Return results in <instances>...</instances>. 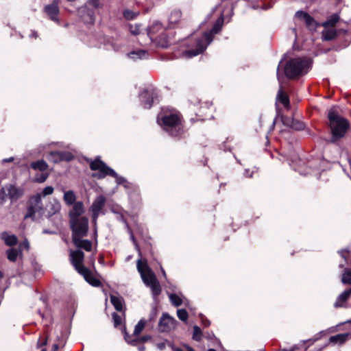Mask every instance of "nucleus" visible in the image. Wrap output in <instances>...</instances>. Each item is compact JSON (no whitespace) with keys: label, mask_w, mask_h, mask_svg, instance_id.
I'll use <instances>...</instances> for the list:
<instances>
[{"label":"nucleus","mask_w":351,"mask_h":351,"mask_svg":"<svg viewBox=\"0 0 351 351\" xmlns=\"http://www.w3.org/2000/svg\"><path fill=\"white\" fill-rule=\"evenodd\" d=\"M328 118L332 132L330 141L335 143L345 136L349 128V123L345 118L339 114L335 107L329 110Z\"/></svg>","instance_id":"nucleus-1"},{"label":"nucleus","mask_w":351,"mask_h":351,"mask_svg":"<svg viewBox=\"0 0 351 351\" xmlns=\"http://www.w3.org/2000/svg\"><path fill=\"white\" fill-rule=\"evenodd\" d=\"M138 271L141 274V277L143 282L150 287L153 296L156 298L161 293V287L157 280L154 273L149 268L145 260L141 258L137 261L136 264Z\"/></svg>","instance_id":"nucleus-2"},{"label":"nucleus","mask_w":351,"mask_h":351,"mask_svg":"<svg viewBox=\"0 0 351 351\" xmlns=\"http://www.w3.org/2000/svg\"><path fill=\"white\" fill-rule=\"evenodd\" d=\"M223 17L222 16L219 18L216 23H215L212 30L208 32H205L203 36L196 41V48L195 49H190L184 52V56L186 58H192L193 56H197L198 54L202 53L207 47V46L211 43L213 40V35L217 34L220 30L222 23H223Z\"/></svg>","instance_id":"nucleus-3"},{"label":"nucleus","mask_w":351,"mask_h":351,"mask_svg":"<svg viewBox=\"0 0 351 351\" xmlns=\"http://www.w3.org/2000/svg\"><path fill=\"white\" fill-rule=\"evenodd\" d=\"M311 61L307 58H297L291 60L285 67V73L289 78L306 74L310 68Z\"/></svg>","instance_id":"nucleus-4"},{"label":"nucleus","mask_w":351,"mask_h":351,"mask_svg":"<svg viewBox=\"0 0 351 351\" xmlns=\"http://www.w3.org/2000/svg\"><path fill=\"white\" fill-rule=\"evenodd\" d=\"M157 122L164 130L173 136H178L182 130L180 117L176 114L171 113L167 115L160 114Z\"/></svg>","instance_id":"nucleus-5"},{"label":"nucleus","mask_w":351,"mask_h":351,"mask_svg":"<svg viewBox=\"0 0 351 351\" xmlns=\"http://www.w3.org/2000/svg\"><path fill=\"white\" fill-rule=\"evenodd\" d=\"M90 167L92 170L99 171L98 175H94L97 176L99 178H104L107 175H110L116 178L118 184H123L125 180L123 177L118 176L117 173L111 168L108 167L105 163L100 160H95L91 162Z\"/></svg>","instance_id":"nucleus-6"},{"label":"nucleus","mask_w":351,"mask_h":351,"mask_svg":"<svg viewBox=\"0 0 351 351\" xmlns=\"http://www.w3.org/2000/svg\"><path fill=\"white\" fill-rule=\"evenodd\" d=\"M72 230V239L86 236L88 230V220L86 217L70 219Z\"/></svg>","instance_id":"nucleus-7"},{"label":"nucleus","mask_w":351,"mask_h":351,"mask_svg":"<svg viewBox=\"0 0 351 351\" xmlns=\"http://www.w3.org/2000/svg\"><path fill=\"white\" fill-rule=\"evenodd\" d=\"M30 205L27 208V212L25 218H31L33 220L40 217L43 213V205L40 193L33 196L30 200Z\"/></svg>","instance_id":"nucleus-8"},{"label":"nucleus","mask_w":351,"mask_h":351,"mask_svg":"<svg viewBox=\"0 0 351 351\" xmlns=\"http://www.w3.org/2000/svg\"><path fill=\"white\" fill-rule=\"evenodd\" d=\"M176 320L170 317L167 313H163L158 324L159 330L161 332H169L176 328Z\"/></svg>","instance_id":"nucleus-9"},{"label":"nucleus","mask_w":351,"mask_h":351,"mask_svg":"<svg viewBox=\"0 0 351 351\" xmlns=\"http://www.w3.org/2000/svg\"><path fill=\"white\" fill-rule=\"evenodd\" d=\"M84 258V254L83 252L80 250L70 251L71 262L79 274L82 271V269H86V267L82 265Z\"/></svg>","instance_id":"nucleus-10"},{"label":"nucleus","mask_w":351,"mask_h":351,"mask_svg":"<svg viewBox=\"0 0 351 351\" xmlns=\"http://www.w3.org/2000/svg\"><path fill=\"white\" fill-rule=\"evenodd\" d=\"M106 203V198L103 195L98 196L93 202L91 207L90 210L92 212L93 215V222L94 223L95 226H96L97 220L99 217V215L102 210L103 207L104 206Z\"/></svg>","instance_id":"nucleus-11"},{"label":"nucleus","mask_w":351,"mask_h":351,"mask_svg":"<svg viewBox=\"0 0 351 351\" xmlns=\"http://www.w3.org/2000/svg\"><path fill=\"white\" fill-rule=\"evenodd\" d=\"M23 192L19 189L12 186H7L2 188L0 193L1 199H4L5 197H8L12 200H16L21 197Z\"/></svg>","instance_id":"nucleus-12"},{"label":"nucleus","mask_w":351,"mask_h":351,"mask_svg":"<svg viewBox=\"0 0 351 351\" xmlns=\"http://www.w3.org/2000/svg\"><path fill=\"white\" fill-rule=\"evenodd\" d=\"M295 18L304 21L306 25L311 29V30H315L318 26L320 25L316 22V21L307 12H303V11H298L295 14Z\"/></svg>","instance_id":"nucleus-13"},{"label":"nucleus","mask_w":351,"mask_h":351,"mask_svg":"<svg viewBox=\"0 0 351 351\" xmlns=\"http://www.w3.org/2000/svg\"><path fill=\"white\" fill-rule=\"evenodd\" d=\"M60 0H53L51 4L45 6L44 10L49 19L53 21L58 22V15L59 14V3Z\"/></svg>","instance_id":"nucleus-14"},{"label":"nucleus","mask_w":351,"mask_h":351,"mask_svg":"<svg viewBox=\"0 0 351 351\" xmlns=\"http://www.w3.org/2000/svg\"><path fill=\"white\" fill-rule=\"evenodd\" d=\"M73 155L69 152H51L48 156V160L57 163L60 161H70L73 159Z\"/></svg>","instance_id":"nucleus-15"},{"label":"nucleus","mask_w":351,"mask_h":351,"mask_svg":"<svg viewBox=\"0 0 351 351\" xmlns=\"http://www.w3.org/2000/svg\"><path fill=\"white\" fill-rule=\"evenodd\" d=\"M82 276H84V279L87 282L91 285L93 287H98L101 286L100 280L94 276L91 272L88 270V269H82V271L80 273Z\"/></svg>","instance_id":"nucleus-16"},{"label":"nucleus","mask_w":351,"mask_h":351,"mask_svg":"<svg viewBox=\"0 0 351 351\" xmlns=\"http://www.w3.org/2000/svg\"><path fill=\"white\" fill-rule=\"evenodd\" d=\"M84 205L82 202L75 203L69 213L70 219L82 217L81 215L84 213Z\"/></svg>","instance_id":"nucleus-17"},{"label":"nucleus","mask_w":351,"mask_h":351,"mask_svg":"<svg viewBox=\"0 0 351 351\" xmlns=\"http://www.w3.org/2000/svg\"><path fill=\"white\" fill-rule=\"evenodd\" d=\"M140 98L143 107L145 108H150L154 100V93L145 90L140 95Z\"/></svg>","instance_id":"nucleus-18"},{"label":"nucleus","mask_w":351,"mask_h":351,"mask_svg":"<svg viewBox=\"0 0 351 351\" xmlns=\"http://www.w3.org/2000/svg\"><path fill=\"white\" fill-rule=\"evenodd\" d=\"M351 336V333L346 332L343 334H338L329 338V343L333 345H341L345 343Z\"/></svg>","instance_id":"nucleus-19"},{"label":"nucleus","mask_w":351,"mask_h":351,"mask_svg":"<svg viewBox=\"0 0 351 351\" xmlns=\"http://www.w3.org/2000/svg\"><path fill=\"white\" fill-rule=\"evenodd\" d=\"M82 237H77L72 239L75 245L78 248H82L90 252L92 249V243L86 239H82Z\"/></svg>","instance_id":"nucleus-20"},{"label":"nucleus","mask_w":351,"mask_h":351,"mask_svg":"<svg viewBox=\"0 0 351 351\" xmlns=\"http://www.w3.org/2000/svg\"><path fill=\"white\" fill-rule=\"evenodd\" d=\"M351 295V289H347L341 293L338 298H337L334 306L336 308L341 307L343 306V304L348 300L349 297Z\"/></svg>","instance_id":"nucleus-21"},{"label":"nucleus","mask_w":351,"mask_h":351,"mask_svg":"<svg viewBox=\"0 0 351 351\" xmlns=\"http://www.w3.org/2000/svg\"><path fill=\"white\" fill-rule=\"evenodd\" d=\"M182 12L179 9H173L169 16V23L171 25H176L181 19Z\"/></svg>","instance_id":"nucleus-22"},{"label":"nucleus","mask_w":351,"mask_h":351,"mask_svg":"<svg viewBox=\"0 0 351 351\" xmlns=\"http://www.w3.org/2000/svg\"><path fill=\"white\" fill-rule=\"evenodd\" d=\"M322 32V38L324 40H331L335 38L337 31L333 27H324Z\"/></svg>","instance_id":"nucleus-23"},{"label":"nucleus","mask_w":351,"mask_h":351,"mask_svg":"<svg viewBox=\"0 0 351 351\" xmlns=\"http://www.w3.org/2000/svg\"><path fill=\"white\" fill-rule=\"evenodd\" d=\"M1 237L8 246H13L18 241L17 237L14 234H10L7 232H2Z\"/></svg>","instance_id":"nucleus-24"},{"label":"nucleus","mask_w":351,"mask_h":351,"mask_svg":"<svg viewBox=\"0 0 351 351\" xmlns=\"http://www.w3.org/2000/svg\"><path fill=\"white\" fill-rule=\"evenodd\" d=\"M339 20V16L337 14H334L330 16L325 22L322 23L321 25L324 27H333L338 23Z\"/></svg>","instance_id":"nucleus-25"},{"label":"nucleus","mask_w":351,"mask_h":351,"mask_svg":"<svg viewBox=\"0 0 351 351\" xmlns=\"http://www.w3.org/2000/svg\"><path fill=\"white\" fill-rule=\"evenodd\" d=\"M6 254L8 260L12 262H15L19 256H22L21 250H16L14 248L8 250Z\"/></svg>","instance_id":"nucleus-26"},{"label":"nucleus","mask_w":351,"mask_h":351,"mask_svg":"<svg viewBox=\"0 0 351 351\" xmlns=\"http://www.w3.org/2000/svg\"><path fill=\"white\" fill-rule=\"evenodd\" d=\"M128 56L133 60L147 58L148 53L145 50L134 51L128 53Z\"/></svg>","instance_id":"nucleus-27"},{"label":"nucleus","mask_w":351,"mask_h":351,"mask_svg":"<svg viewBox=\"0 0 351 351\" xmlns=\"http://www.w3.org/2000/svg\"><path fill=\"white\" fill-rule=\"evenodd\" d=\"M31 167L34 170H38L42 172L45 171L48 168V165L43 160L34 162L31 164Z\"/></svg>","instance_id":"nucleus-28"},{"label":"nucleus","mask_w":351,"mask_h":351,"mask_svg":"<svg viewBox=\"0 0 351 351\" xmlns=\"http://www.w3.org/2000/svg\"><path fill=\"white\" fill-rule=\"evenodd\" d=\"M61 205L59 202L56 200H53L51 202L49 208L48 209V215L49 216H52L58 213L60 210Z\"/></svg>","instance_id":"nucleus-29"},{"label":"nucleus","mask_w":351,"mask_h":351,"mask_svg":"<svg viewBox=\"0 0 351 351\" xmlns=\"http://www.w3.org/2000/svg\"><path fill=\"white\" fill-rule=\"evenodd\" d=\"M85 12H87L88 14V19H84V22L93 23L95 21V17L93 12L89 11L86 6L82 7L79 10V13L82 17V14Z\"/></svg>","instance_id":"nucleus-30"},{"label":"nucleus","mask_w":351,"mask_h":351,"mask_svg":"<svg viewBox=\"0 0 351 351\" xmlns=\"http://www.w3.org/2000/svg\"><path fill=\"white\" fill-rule=\"evenodd\" d=\"M110 301L117 311H122L123 299L115 295H111Z\"/></svg>","instance_id":"nucleus-31"},{"label":"nucleus","mask_w":351,"mask_h":351,"mask_svg":"<svg viewBox=\"0 0 351 351\" xmlns=\"http://www.w3.org/2000/svg\"><path fill=\"white\" fill-rule=\"evenodd\" d=\"M63 199L66 204L71 205L75 202L76 197L73 191H68L64 193Z\"/></svg>","instance_id":"nucleus-32"},{"label":"nucleus","mask_w":351,"mask_h":351,"mask_svg":"<svg viewBox=\"0 0 351 351\" xmlns=\"http://www.w3.org/2000/svg\"><path fill=\"white\" fill-rule=\"evenodd\" d=\"M278 100L281 102L285 107H289V98L287 95H285L282 90L280 89L278 90V95H277Z\"/></svg>","instance_id":"nucleus-33"},{"label":"nucleus","mask_w":351,"mask_h":351,"mask_svg":"<svg viewBox=\"0 0 351 351\" xmlns=\"http://www.w3.org/2000/svg\"><path fill=\"white\" fill-rule=\"evenodd\" d=\"M283 123L298 130H302L304 128V124L302 123L297 122L295 123L293 121H291L288 119H283Z\"/></svg>","instance_id":"nucleus-34"},{"label":"nucleus","mask_w":351,"mask_h":351,"mask_svg":"<svg viewBox=\"0 0 351 351\" xmlns=\"http://www.w3.org/2000/svg\"><path fill=\"white\" fill-rule=\"evenodd\" d=\"M169 299H170L171 303L176 306H179L183 303V300H182V298L177 294H174V293L170 294Z\"/></svg>","instance_id":"nucleus-35"},{"label":"nucleus","mask_w":351,"mask_h":351,"mask_svg":"<svg viewBox=\"0 0 351 351\" xmlns=\"http://www.w3.org/2000/svg\"><path fill=\"white\" fill-rule=\"evenodd\" d=\"M145 323H146V322L144 319H141L138 322V324L135 326V328H134V330L133 332V335L134 336L137 337L142 332V330H143V328L145 326Z\"/></svg>","instance_id":"nucleus-36"},{"label":"nucleus","mask_w":351,"mask_h":351,"mask_svg":"<svg viewBox=\"0 0 351 351\" xmlns=\"http://www.w3.org/2000/svg\"><path fill=\"white\" fill-rule=\"evenodd\" d=\"M341 282L343 284H351V269H346L342 276Z\"/></svg>","instance_id":"nucleus-37"},{"label":"nucleus","mask_w":351,"mask_h":351,"mask_svg":"<svg viewBox=\"0 0 351 351\" xmlns=\"http://www.w3.org/2000/svg\"><path fill=\"white\" fill-rule=\"evenodd\" d=\"M129 29L132 34L136 36L141 34V25L139 24H131L129 25Z\"/></svg>","instance_id":"nucleus-38"},{"label":"nucleus","mask_w":351,"mask_h":351,"mask_svg":"<svg viewBox=\"0 0 351 351\" xmlns=\"http://www.w3.org/2000/svg\"><path fill=\"white\" fill-rule=\"evenodd\" d=\"M177 315L182 321H186L188 319V313L184 309H178L177 311Z\"/></svg>","instance_id":"nucleus-39"},{"label":"nucleus","mask_w":351,"mask_h":351,"mask_svg":"<svg viewBox=\"0 0 351 351\" xmlns=\"http://www.w3.org/2000/svg\"><path fill=\"white\" fill-rule=\"evenodd\" d=\"M201 337H202V331H201V329L197 326H195L193 327V338L196 340V341H199L201 339Z\"/></svg>","instance_id":"nucleus-40"},{"label":"nucleus","mask_w":351,"mask_h":351,"mask_svg":"<svg viewBox=\"0 0 351 351\" xmlns=\"http://www.w3.org/2000/svg\"><path fill=\"white\" fill-rule=\"evenodd\" d=\"M138 14L132 10H126L123 12V16L128 20H132L136 17Z\"/></svg>","instance_id":"nucleus-41"},{"label":"nucleus","mask_w":351,"mask_h":351,"mask_svg":"<svg viewBox=\"0 0 351 351\" xmlns=\"http://www.w3.org/2000/svg\"><path fill=\"white\" fill-rule=\"evenodd\" d=\"M112 319L114 322V326L118 327L122 324V317L119 315L117 313H112Z\"/></svg>","instance_id":"nucleus-42"},{"label":"nucleus","mask_w":351,"mask_h":351,"mask_svg":"<svg viewBox=\"0 0 351 351\" xmlns=\"http://www.w3.org/2000/svg\"><path fill=\"white\" fill-rule=\"evenodd\" d=\"M48 178V173L43 172L40 176H37L34 178V181L38 183L44 182Z\"/></svg>","instance_id":"nucleus-43"},{"label":"nucleus","mask_w":351,"mask_h":351,"mask_svg":"<svg viewBox=\"0 0 351 351\" xmlns=\"http://www.w3.org/2000/svg\"><path fill=\"white\" fill-rule=\"evenodd\" d=\"M209 346H215L218 348H221L222 345L219 339L214 337L211 339L210 343L208 344Z\"/></svg>","instance_id":"nucleus-44"},{"label":"nucleus","mask_w":351,"mask_h":351,"mask_svg":"<svg viewBox=\"0 0 351 351\" xmlns=\"http://www.w3.org/2000/svg\"><path fill=\"white\" fill-rule=\"evenodd\" d=\"M87 3L96 9L101 7L99 0H88Z\"/></svg>","instance_id":"nucleus-45"},{"label":"nucleus","mask_w":351,"mask_h":351,"mask_svg":"<svg viewBox=\"0 0 351 351\" xmlns=\"http://www.w3.org/2000/svg\"><path fill=\"white\" fill-rule=\"evenodd\" d=\"M53 192V188L52 186H47L43 189L42 194H40V195H41V196L42 195L46 196V195L52 194Z\"/></svg>","instance_id":"nucleus-46"},{"label":"nucleus","mask_w":351,"mask_h":351,"mask_svg":"<svg viewBox=\"0 0 351 351\" xmlns=\"http://www.w3.org/2000/svg\"><path fill=\"white\" fill-rule=\"evenodd\" d=\"M167 341H165L163 342H161V343H158L156 344V347L158 348V349H159L160 350H162L163 349H165V346H166V344H167Z\"/></svg>","instance_id":"nucleus-47"},{"label":"nucleus","mask_w":351,"mask_h":351,"mask_svg":"<svg viewBox=\"0 0 351 351\" xmlns=\"http://www.w3.org/2000/svg\"><path fill=\"white\" fill-rule=\"evenodd\" d=\"M21 247H24L27 250L29 249V243L27 239H25L23 243L21 245Z\"/></svg>","instance_id":"nucleus-48"},{"label":"nucleus","mask_w":351,"mask_h":351,"mask_svg":"<svg viewBox=\"0 0 351 351\" xmlns=\"http://www.w3.org/2000/svg\"><path fill=\"white\" fill-rule=\"evenodd\" d=\"M326 331H324V330H323V331L320 332L317 335V337H315V338L314 339V341H317V340L321 338V336H322V335H325V334H326Z\"/></svg>","instance_id":"nucleus-49"},{"label":"nucleus","mask_w":351,"mask_h":351,"mask_svg":"<svg viewBox=\"0 0 351 351\" xmlns=\"http://www.w3.org/2000/svg\"><path fill=\"white\" fill-rule=\"evenodd\" d=\"M202 322H203V324L205 326H208L210 325V322L204 318H202Z\"/></svg>","instance_id":"nucleus-50"},{"label":"nucleus","mask_w":351,"mask_h":351,"mask_svg":"<svg viewBox=\"0 0 351 351\" xmlns=\"http://www.w3.org/2000/svg\"><path fill=\"white\" fill-rule=\"evenodd\" d=\"M125 339H126V341H127L128 343H132V344H133V345H135V344H136V343L138 341V340H136V339L132 340V341H130L127 337H125Z\"/></svg>","instance_id":"nucleus-51"},{"label":"nucleus","mask_w":351,"mask_h":351,"mask_svg":"<svg viewBox=\"0 0 351 351\" xmlns=\"http://www.w3.org/2000/svg\"><path fill=\"white\" fill-rule=\"evenodd\" d=\"M149 339H150V337H149V336H144V337H143L141 339V340L142 341H146L149 340Z\"/></svg>","instance_id":"nucleus-52"},{"label":"nucleus","mask_w":351,"mask_h":351,"mask_svg":"<svg viewBox=\"0 0 351 351\" xmlns=\"http://www.w3.org/2000/svg\"><path fill=\"white\" fill-rule=\"evenodd\" d=\"M58 349V346L57 344H54L53 346V351H57Z\"/></svg>","instance_id":"nucleus-53"},{"label":"nucleus","mask_w":351,"mask_h":351,"mask_svg":"<svg viewBox=\"0 0 351 351\" xmlns=\"http://www.w3.org/2000/svg\"><path fill=\"white\" fill-rule=\"evenodd\" d=\"M38 343L40 344L41 346L45 345L46 344V340L44 339L42 342L39 341Z\"/></svg>","instance_id":"nucleus-54"},{"label":"nucleus","mask_w":351,"mask_h":351,"mask_svg":"<svg viewBox=\"0 0 351 351\" xmlns=\"http://www.w3.org/2000/svg\"><path fill=\"white\" fill-rule=\"evenodd\" d=\"M145 349V346H140L138 347V351H144Z\"/></svg>","instance_id":"nucleus-55"},{"label":"nucleus","mask_w":351,"mask_h":351,"mask_svg":"<svg viewBox=\"0 0 351 351\" xmlns=\"http://www.w3.org/2000/svg\"><path fill=\"white\" fill-rule=\"evenodd\" d=\"M12 160H13L12 158H10L8 159H5L3 161H5V162H10V161H12Z\"/></svg>","instance_id":"nucleus-56"},{"label":"nucleus","mask_w":351,"mask_h":351,"mask_svg":"<svg viewBox=\"0 0 351 351\" xmlns=\"http://www.w3.org/2000/svg\"><path fill=\"white\" fill-rule=\"evenodd\" d=\"M278 69H279V67L278 68ZM277 77H278V80H280V74H279L278 71H277Z\"/></svg>","instance_id":"nucleus-57"},{"label":"nucleus","mask_w":351,"mask_h":351,"mask_svg":"<svg viewBox=\"0 0 351 351\" xmlns=\"http://www.w3.org/2000/svg\"><path fill=\"white\" fill-rule=\"evenodd\" d=\"M161 269H162V272L163 276L165 277H166V273H165V270L162 268H161Z\"/></svg>","instance_id":"nucleus-58"},{"label":"nucleus","mask_w":351,"mask_h":351,"mask_svg":"<svg viewBox=\"0 0 351 351\" xmlns=\"http://www.w3.org/2000/svg\"><path fill=\"white\" fill-rule=\"evenodd\" d=\"M187 350H188V351H195L193 348H191L190 347H187Z\"/></svg>","instance_id":"nucleus-59"},{"label":"nucleus","mask_w":351,"mask_h":351,"mask_svg":"<svg viewBox=\"0 0 351 351\" xmlns=\"http://www.w3.org/2000/svg\"><path fill=\"white\" fill-rule=\"evenodd\" d=\"M32 36H34V37H36L37 36V33L36 32H34L33 34H32Z\"/></svg>","instance_id":"nucleus-60"},{"label":"nucleus","mask_w":351,"mask_h":351,"mask_svg":"<svg viewBox=\"0 0 351 351\" xmlns=\"http://www.w3.org/2000/svg\"><path fill=\"white\" fill-rule=\"evenodd\" d=\"M155 316H156V313H155V312H154V313H152V315L151 319L154 318Z\"/></svg>","instance_id":"nucleus-61"},{"label":"nucleus","mask_w":351,"mask_h":351,"mask_svg":"<svg viewBox=\"0 0 351 351\" xmlns=\"http://www.w3.org/2000/svg\"><path fill=\"white\" fill-rule=\"evenodd\" d=\"M208 351H217L215 349L210 348L208 350Z\"/></svg>","instance_id":"nucleus-62"},{"label":"nucleus","mask_w":351,"mask_h":351,"mask_svg":"<svg viewBox=\"0 0 351 351\" xmlns=\"http://www.w3.org/2000/svg\"><path fill=\"white\" fill-rule=\"evenodd\" d=\"M3 277V273L0 271V278Z\"/></svg>","instance_id":"nucleus-63"},{"label":"nucleus","mask_w":351,"mask_h":351,"mask_svg":"<svg viewBox=\"0 0 351 351\" xmlns=\"http://www.w3.org/2000/svg\"><path fill=\"white\" fill-rule=\"evenodd\" d=\"M293 350L291 349V350H280V351H293Z\"/></svg>","instance_id":"nucleus-64"}]
</instances>
